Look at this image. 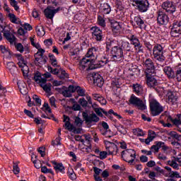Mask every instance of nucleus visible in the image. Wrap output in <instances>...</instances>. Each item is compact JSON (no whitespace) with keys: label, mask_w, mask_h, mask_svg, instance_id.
<instances>
[{"label":"nucleus","mask_w":181,"mask_h":181,"mask_svg":"<svg viewBox=\"0 0 181 181\" xmlns=\"http://www.w3.org/2000/svg\"><path fill=\"white\" fill-rule=\"evenodd\" d=\"M154 144H155L151 147V151H154V152H159V149H160V146H162L163 144L162 141H156Z\"/></svg>","instance_id":"33"},{"label":"nucleus","mask_w":181,"mask_h":181,"mask_svg":"<svg viewBox=\"0 0 181 181\" xmlns=\"http://www.w3.org/2000/svg\"><path fill=\"white\" fill-rule=\"evenodd\" d=\"M109 22L110 23L112 30H119V29H121L119 23L115 21V20H111V18H109Z\"/></svg>","instance_id":"28"},{"label":"nucleus","mask_w":181,"mask_h":181,"mask_svg":"<svg viewBox=\"0 0 181 181\" xmlns=\"http://www.w3.org/2000/svg\"><path fill=\"white\" fill-rule=\"evenodd\" d=\"M175 77L177 81H181V69H177L176 71Z\"/></svg>","instance_id":"64"},{"label":"nucleus","mask_w":181,"mask_h":181,"mask_svg":"<svg viewBox=\"0 0 181 181\" xmlns=\"http://www.w3.org/2000/svg\"><path fill=\"white\" fill-rule=\"evenodd\" d=\"M135 50L137 51V53H144V46L141 42L134 46Z\"/></svg>","instance_id":"42"},{"label":"nucleus","mask_w":181,"mask_h":181,"mask_svg":"<svg viewBox=\"0 0 181 181\" xmlns=\"http://www.w3.org/2000/svg\"><path fill=\"white\" fill-rule=\"evenodd\" d=\"M78 103L82 107H87L88 104V102L84 98H80Z\"/></svg>","instance_id":"56"},{"label":"nucleus","mask_w":181,"mask_h":181,"mask_svg":"<svg viewBox=\"0 0 181 181\" xmlns=\"http://www.w3.org/2000/svg\"><path fill=\"white\" fill-rule=\"evenodd\" d=\"M67 88L71 94L77 91V86H74L73 85H70Z\"/></svg>","instance_id":"61"},{"label":"nucleus","mask_w":181,"mask_h":181,"mask_svg":"<svg viewBox=\"0 0 181 181\" xmlns=\"http://www.w3.org/2000/svg\"><path fill=\"white\" fill-rule=\"evenodd\" d=\"M120 47H122V50H124V52H134V47L132 44L127 41H122Z\"/></svg>","instance_id":"21"},{"label":"nucleus","mask_w":181,"mask_h":181,"mask_svg":"<svg viewBox=\"0 0 181 181\" xmlns=\"http://www.w3.org/2000/svg\"><path fill=\"white\" fill-rule=\"evenodd\" d=\"M168 164L172 168H173V169H179V164L176 163V160H168Z\"/></svg>","instance_id":"46"},{"label":"nucleus","mask_w":181,"mask_h":181,"mask_svg":"<svg viewBox=\"0 0 181 181\" xmlns=\"http://www.w3.org/2000/svg\"><path fill=\"white\" fill-rule=\"evenodd\" d=\"M170 136H171V138H173V139H176L178 141H181V135L177 134L176 132L175 131H172L169 133Z\"/></svg>","instance_id":"36"},{"label":"nucleus","mask_w":181,"mask_h":181,"mask_svg":"<svg viewBox=\"0 0 181 181\" xmlns=\"http://www.w3.org/2000/svg\"><path fill=\"white\" fill-rule=\"evenodd\" d=\"M18 163L19 162H17V163L13 162V172L14 175H19V173L21 172V168H19Z\"/></svg>","instance_id":"37"},{"label":"nucleus","mask_w":181,"mask_h":181,"mask_svg":"<svg viewBox=\"0 0 181 181\" xmlns=\"http://www.w3.org/2000/svg\"><path fill=\"white\" fill-rule=\"evenodd\" d=\"M124 59V50L121 46H115L111 49V58L112 62H121Z\"/></svg>","instance_id":"7"},{"label":"nucleus","mask_w":181,"mask_h":181,"mask_svg":"<svg viewBox=\"0 0 181 181\" xmlns=\"http://www.w3.org/2000/svg\"><path fill=\"white\" fill-rule=\"evenodd\" d=\"M136 158V152L134 149L128 148L122 151V158L124 162L132 165Z\"/></svg>","instance_id":"4"},{"label":"nucleus","mask_w":181,"mask_h":181,"mask_svg":"<svg viewBox=\"0 0 181 181\" xmlns=\"http://www.w3.org/2000/svg\"><path fill=\"white\" fill-rule=\"evenodd\" d=\"M116 13L117 19H122V18H124V10H116Z\"/></svg>","instance_id":"49"},{"label":"nucleus","mask_w":181,"mask_h":181,"mask_svg":"<svg viewBox=\"0 0 181 181\" xmlns=\"http://www.w3.org/2000/svg\"><path fill=\"white\" fill-rule=\"evenodd\" d=\"M178 119H175V125L177 127L181 126V114H178L177 115Z\"/></svg>","instance_id":"55"},{"label":"nucleus","mask_w":181,"mask_h":181,"mask_svg":"<svg viewBox=\"0 0 181 181\" xmlns=\"http://www.w3.org/2000/svg\"><path fill=\"white\" fill-rule=\"evenodd\" d=\"M129 104L132 105H134V107H137L139 110H141V111L145 110L146 108V105L144 103V100H141L138 97L132 95L130 97V99L129 100Z\"/></svg>","instance_id":"8"},{"label":"nucleus","mask_w":181,"mask_h":181,"mask_svg":"<svg viewBox=\"0 0 181 181\" xmlns=\"http://www.w3.org/2000/svg\"><path fill=\"white\" fill-rule=\"evenodd\" d=\"M170 175V177H181L179 173L177 171H171L170 173H169Z\"/></svg>","instance_id":"57"},{"label":"nucleus","mask_w":181,"mask_h":181,"mask_svg":"<svg viewBox=\"0 0 181 181\" xmlns=\"http://www.w3.org/2000/svg\"><path fill=\"white\" fill-rule=\"evenodd\" d=\"M16 48L17 49V50L18 52H20V53H23L24 47H23V45H22V43H18L16 45Z\"/></svg>","instance_id":"60"},{"label":"nucleus","mask_w":181,"mask_h":181,"mask_svg":"<svg viewBox=\"0 0 181 181\" xmlns=\"http://www.w3.org/2000/svg\"><path fill=\"white\" fill-rule=\"evenodd\" d=\"M143 66L145 67V74H155V63L151 58L146 59L143 62Z\"/></svg>","instance_id":"9"},{"label":"nucleus","mask_w":181,"mask_h":181,"mask_svg":"<svg viewBox=\"0 0 181 181\" xmlns=\"http://www.w3.org/2000/svg\"><path fill=\"white\" fill-rule=\"evenodd\" d=\"M164 73H165L166 76L169 78H176V73L175 74V71L170 66H165L163 69Z\"/></svg>","instance_id":"22"},{"label":"nucleus","mask_w":181,"mask_h":181,"mask_svg":"<svg viewBox=\"0 0 181 181\" xmlns=\"http://www.w3.org/2000/svg\"><path fill=\"white\" fill-rule=\"evenodd\" d=\"M47 69L48 71H49V73L54 74V76H57V74L60 73V69H57V68L53 69V68L51 66H48Z\"/></svg>","instance_id":"41"},{"label":"nucleus","mask_w":181,"mask_h":181,"mask_svg":"<svg viewBox=\"0 0 181 181\" xmlns=\"http://www.w3.org/2000/svg\"><path fill=\"white\" fill-rule=\"evenodd\" d=\"M162 8L167 12V13H175L176 12V5L173 4V1H165L162 4Z\"/></svg>","instance_id":"13"},{"label":"nucleus","mask_w":181,"mask_h":181,"mask_svg":"<svg viewBox=\"0 0 181 181\" xmlns=\"http://www.w3.org/2000/svg\"><path fill=\"white\" fill-rule=\"evenodd\" d=\"M133 6L136 7V9L141 13L148 12L149 10V1L148 0H132Z\"/></svg>","instance_id":"6"},{"label":"nucleus","mask_w":181,"mask_h":181,"mask_svg":"<svg viewBox=\"0 0 181 181\" xmlns=\"http://www.w3.org/2000/svg\"><path fill=\"white\" fill-rule=\"evenodd\" d=\"M153 58L156 62L159 63H163L166 59L165 55H163V47L160 44H156L153 48Z\"/></svg>","instance_id":"3"},{"label":"nucleus","mask_w":181,"mask_h":181,"mask_svg":"<svg viewBox=\"0 0 181 181\" xmlns=\"http://www.w3.org/2000/svg\"><path fill=\"white\" fill-rule=\"evenodd\" d=\"M98 56V48L91 47L88 50L86 57H83L79 62L80 70H94L103 67L108 63V59L104 57L99 61H95Z\"/></svg>","instance_id":"1"},{"label":"nucleus","mask_w":181,"mask_h":181,"mask_svg":"<svg viewBox=\"0 0 181 181\" xmlns=\"http://www.w3.org/2000/svg\"><path fill=\"white\" fill-rule=\"evenodd\" d=\"M8 18H10V21L12 23H16L17 25H18V23H21V21H18V22H16L18 19L16 18V16H15V14L13 13H9Z\"/></svg>","instance_id":"40"},{"label":"nucleus","mask_w":181,"mask_h":181,"mask_svg":"<svg viewBox=\"0 0 181 181\" xmlns=\"http://www.w3.org/2000/svg\"><path fill=\"white\" fill-rule=\"evenodd\" d=\"M171 35L174 37L181 35V22L177 21L173 23L171 28Z\"/></svg>","instance_id":"16"},{"label":"nucleus","mask_w":181,"mask_h":181,"mask_svg":"<svg viewBox=\"0 0 181 181\" xmlns=\"http://www.w3.org/2000/svg\"><path fill=\"white\" fill-rule=\"evenodd\" d=\"M100 11L103 15H109L111 13V6L107 3L100 4Z\"/></svg>","instance_id":"25"},{"label":"nucleus","mask_w":181,"mask_h":181,"mask_svg":"<svg viewBox=\"0 0 181 181\" xmlns=\"http://www.w3.org/2000/svg\"><path fill=\"white\" fill-rule=\"evenodd\" d=\"M117 11H124V6H122V1L120 0H116L115 1Z\"/></svg>","instance_id":"50"},{"label":"nucleus","mask_w":181,"mask_h":181,"mask_svg":"<svg viewBox=\"0 0 181 181\" xmlns=\"http://www.w3.org/2000/svg\"><path fill=\"white\" fill-rule=\"evenodd\" d=\"M133 90L137 95H139L142 93V86L139 83L133 84L132 86Z\"/></svg>","instance_id":"34"},{"label":"nucleus","mask_w":181,"mask_h":181,"mask_svg":"<svg viewBox=\"0 0 181 181\" xmlns=\"http://www.w3.org/2000/svg\"><path fill=\"white\" fill-rule=\"evenodd\" d=\"M50 8H52V6L47 7L44 10L45 16L47 19H52L54 17V12H53V10Z\"/></svg>","instance_id":"27"},{"label":"nucleus","mask_w":181,"mask_h":181,"mask_svg":"<svg viewBox=\"0 0 181 181\" xmlns=\"http://www.w3.org/2000/svg\"><path fill=\"white\" fill-rule=\"evenodd\" d=\"M7 69L12 76H15L16 73H18V67L16 66V64L13 63V62L7 63Z\"/></svg>","instance_id":"24"},{"label":"nucleus","mask_w":181,"mask_h":181,"mask_svg":"<svg viewBox=\"0 0 181 181\" xmlns=\"http://www.w3.org/2000/svg\"><path fill=\"white\" fill-rule=\"evenodd\" d=\"M84 136H85V139L86 141V144H87V145H88V148L89 149H91V143H90V142H91V137L90 136H87L86 134H84Z\"/></svg>","instance_id":"54"},{"label":"nucleus","mask_w":181,"mask_h":181,"mask_svg":"<svg viewBox=\"0 0 181 181\" xmlns=\"http://www.w3.org/2000/svg\"><path fill=\"white\" fill-rule=\"evenodd\" d=\"M76 93L80 97H84V95H86V90L80 86H77Z\"/></svg>","instance_id":"44"},{"label":"nucleus","mask_w":181,"mask_h":181,"mask_svg":"<svg viewBox=\"0 0 181 181\" xmlns=\"http://www.w3.org/2000/svg\"><path fill=\"white\" fill-rule=\"evenodd\" d=\"M167 97L168 104H173V105L177 104V95H176V93L169 90L167 93Z\"/></svg>","instance_id":"18"},{"label":"nucleus","mask_w":181,"mask_h":181,"mask_svg":"<svg viewBox=\"0 0 181 181\" xmlns=\"http://www.w3.org/2000/svg\"><path fill=\"white\" fill-rule=\"evenodd\" d=\"M1 33H3L5 39H6V40H8V42H9V43L11 45L12 43H14V42H16V37H15V35L11 33L10 30H3Z\"/></svg>","instance_id":"17"},{"label":"nucleus","mask_w":181,"mask_h":181,"mask_svg":"<svg viewBox=\"0 0 181 181\" xmlns=\"http://www.w3.org/2000/svg\"><path fill=\"white\" fill-rule=\"evenodd\" d=\"M0 50L1 53H8L10 56H12V52L9 51V49L6 48L4 45L0 46Z\"/></svg>","instance_id":"47"},{"label":"nucleus","mask_w":181,"mask_h":181,"mask_svg":"<svg viewBox=\"0 0 181 181\" xmlns=\"http://www.w3.org/2000/svg\"><path fill=\"white\" fill-rule=\"evenodd\" d=\"M91 30H93L92 36L93 39H95L97 42H101L103 40V30L97 26L92 27Z\"/></svg>","instance_id":"15"},{"label":"nucleus","mask_w":181,"mask_h":181,"mask_svg":"<svg viewBox=\"0 0 181 181\" xmlns=\"http://www.w3.org/2000/svg\"><path fill=\"white\" fill-rule=\"evenodd\" d=\"M72 93H71L70 90H68L67 87L65 86V89L64 90L63 96L66 97L67 98H70V97H72Z\"/></svg>","instance_id":"52"},{"label":"nucleus","mask_w":181,"mask_h":181,"mask_svg":"<svg viewBox=\"0 0 181 181\" xmlns=\"http://www.w3.org/2000/svg\"><path fill=\"white\" fill-rule=\"evenodd\" d=\"M45 52L46 51L45 49H40L34 54V64H35V66L42 67V66L47 63V56L44 55Z\"/></svg>","instance_id":"5"},{"label":"nucleus","mask_w":181,"mask_h":181,"mask_svg":"<svg viewBox=\"0 0 181 181\" xmlns=\"http://www.w3.org/2000/svg\"><path fill=\"white\" fill-rule=\"evenodd\" d=\"M15 56H16V57H17L18 60H19V62H21L23 64H25V63H26V62L25 61V58H23V57H22V54H15Z\"/></svg>","instance_id":"58"},{"label":"nucleus","mask_w":181,"mask_h":181,"mask_svg":"<svg viewBox=\"0 0 181 181\" xmlns=\"http://www.w3.org/2000/svg\"><path fill=\"white\" fill-rule=\"evenodd\" d=\"M18 87L20 90V93L23 95L28 94V87L26 83L24 81H19L17 83Z\"/></svg>","instance_id":"26"},{"label":"nucleus","mask_w":181,"mask_h":181,"mask_svg":"<svg viewBox=\"0 0 181 181\" xmlns=\"http://www.w3.org/2000/svg\"><path fill=\"white\" fill-rule=\"evenodd\" d=\"M90 80H93V84L97 87H103L104 86V79L98 73H93L89 75Z\"/></svg>","instance_id":"12"},{"label":"nucleus","mask_w":181,"mask_h":181,"mask_svg":"<svg viewBox=\"0 0 181 181\" xmlns=\"http://www.w3.org/2000/svg\"><path fill=\"white\" fill-rule=\"evenodd\" d=\"M134 21L135 23H136L137 26H139L140 29H142V28H145V22L141 17L139 16H136L134 18Z\"/></svg>","instance_id":"30"},{"label":"nucleus","mask_w":181,"mask_h":181,"mask_svg":"<svg viewBox=\"0 0 181 181\" xmlns=\"http://www.w3.org/2000/svg\"><path fill=\"white\" fill-rule=\"evenodd\" d=\"M35 30L37 36H45V28L42 25L37 26Z\"/></svg>","instance_id":"35"},{"label":"nucleus","mask_w":181,"mask_h":181,"mask_svg":"<svg viewBox=\"0 0 181 181\" xmlns=\"http://www.w3.org/2000/svg\"><path fill=\"white\" fill-rule=\"evenodd\" d=\"M82 117L86 124H93V122L97 124V122L100 121V117H98L94 112L88 115V112H83L82 113Z\"/></svg>","instance_id":"10"},{"label":"nucleus","mask_w":181,"mask_h":181,"mask_svg":"<svg viewBox=\"0 0 181 181\" xmlns=\"http://www.w3.org/2000/svg\"><path fill=\"white\" fill-rule=\"evenodd\" d=\"M48 57H49V62L53 67H60V66L57 64V59L54 54L49 53Z\"/></svg>","instance_id":"29"},{"label":"nucleus","mask_w":181,"mask_h":181,"mask_svg":"<svg viewBox=\"0 0 181 181\" xmlns=\"http://www.w3.org/2000/svg\"><path fill=\"white\" fill-rule=\"evenodd\" d=\"M67 175L71 180H76V179L77 178L76 173H74L73 170H71V172L69 171L67 173Z\"/></svg>","instance_id":"53"},{"label":"nucleus","mask_w":181,"mask_h":181,"mask_svg":"<svg viewBox=\"0 0 181 181\" xmlns=\"http://www.w3.org/2000/svg\"><path fill=\"white\" fill-rule=\"evenodd\" d=\"M74 124L76 125V127H82L83 121L81 120V118L78 117H75Z\"/></svg>","instance_id":"51"},{"label":"nucleus","mask_w":181,"mask_h":181,"mask_svg":"<svg viewBox=\"0 0 181 181\" xmlns=\"http://www.w3.org/2000/svg\"><path fill=\"white\" fill-rule=\"evenodd\" d=\"M98 23L102 28H105V20L104 19V16H98Z\"/></svg>","instance_id":"39"},{"label":"nucleus","mask_w":181,"mask_h":181,"mask_svg":"<svg viewBox=\"0 0 181 181\" xmlns=\"http://www.w3.org/2000/svg\"><path fill=\"white\" fill-rule=\"evenodd\" d=\"M153 74H146V83L148 87L150 88H155L158 86V80L155 78V76H152Z\"/></svg>","instance_id":"14"},{"label":"nucleus","mask_w":181,"mask_h":181,"mask_svg":"<svg viewBox=\"0 0 181 181\" xmlns=\"http://www.w3.org/2000/svg\"><path fill=\"white\" fill-rule=\"evenodd\" d=\"M97 105H92V108L93 109V111H95L96 115H98V117H104L105 114L106 115V117L108 115V112H107V111L104 110V109L101 108V107H96Z\"/></svg>","instance_id":"23"},{"label":"nucleus","mask_w":181,"mask_h":181,"mask_svg":"<svg viewBox=\"0 0 181 181\" xmlns=\"http://www.w3.org/2000/svg\"><path fill=\"white\" fill-rule=\"evenodd\" d=\"M51 163H52V165H54V169L57 173H59V172H60V173L64 174V170L66 168L63 165V163H58L57 162H56V160H52Z\"/></svg>","instance_id":"20"},{"label":"nucleus","mask_w":181,"mask_h":181,"mask_svg":"<svg viewBox=\"0 0 181 181\" xmlns=\"http://www.w3.org/2000/svg\"><path fill=\"white\" fill-rule=\"evenodd\" d=\"M129 40L131 42L130 44L134 47L136 46V45L141 43V41H139V39H138V37H136L134 35H130Z\"/></svg>","instance_id":"31"},{"label":"nucleus","mask_w":181,"mask_h":181,"mask_svg":"<svg viewBox=\"0 0 181 181\" xmlns=\"http://www.w3.org/2000/svg\"><path fill=\"white\" fill-rule=\"evenodd\" d=\"M107 144H110V146L106 147L107 151L109 153V155H117L118 153V146L112 142L107 141Z\"/></svg>","instance_id":"19"},{"label":"nucleus","mask_w":181,"mask_h":181,"mask_svg":"<svg viewBox=\"0 0 181 181\" xmlns=\"http://www.w3.org/2000/svg\"><path fill=\"white\" fill-rule=\"evenodd\" d=\"M40 87H42V90H44V91H45V93H47V94H49V93H51L52 91V83H48L46 84H40Z\"/></svg>","instance_id":"32"},{"label":"nucleus","mask_w":181,"mask_h":181,"mask_svg":"<svg viewBox=\"0 0 181 181\" xmlns=\"http://www.w3.org/2000/svg\"><path fill=\"white\" fill-rule=\"evenodd\" d=\"M157 23L158 25H166L169 23V16L163 11H158L157 12Z\"/></svg>","instance_id":"11"},{"label":"nucleus","mask_w":181,"mask_h":181,"mask_svg":"<svg viewBox=\"0 0 181 181\" xmlns=\"http://www.w3.org/2000/svg\"><path fill=\"white\" fill-rule=\"evenodd\" d=\"M42 78V74H40V72L37 71L35 74H34V77H33V80L36 82L38 83L40 81V79Z\"/></svg>","instance_id":"45"},{"label":"nucleus","mask_w":181,"mask_h":181,"mask_svg":"<svg viewBox=\"0 0 181 181\" xmlns=\"http://www.w3.org/2000/svg\"><path fill=\"white\" fill-rule=\"evenodd\" d=\"M151 115L153 117H158L163 112V107L156 100H151L149 102Z\"/></svg>","instance_id":"2"},{"label":"nucleus","mask_w":181,"mask_h":181,"mask_svg":"<svg viewBox=\"0 0 181 181\" xmlns=\"http://www.w3.org/2000/svg\"><path fill=\"white\" fill-rule=\"evenodd\" d=\"M144 46L146 47V49L149 51V52H152V49H153V46L151 44V42H148V41H144Z\"/></svg>","instance_id":"59"},{"label":"nucleus","mask_w":181,"mask_h":181,"mask_svg":"<svg viewBox=\"0 0 181 181\" xmlns=\"http://www.w3.org/2000/svg\"><path fill=\"white\" fill-rule=\"evenodd\" d=\"M65 129H66L70 132H72L73 129H74V125L71 124L70 121H67L65 122Z\"/></svg>","instance_id":"43"},{"label":"nucleus","mask_w":181,"mask_h":181,"mask_svg":"<svg viewBox=\"0 0 181 181\" xmlns=\"http://www.w3.org/2000/svg\"><path fill=\"white\" fill-rule=\"evenodd\" d=\"M156 136V133L154 131L148 130V138L151 141H153V139H155Z\"/></svg>","instance_id":"48"},{"label":"nucleus","mask_w":181,"mask_h":181,"mask_svg":"<svg viewBox=\"0 0 181 181\" xmlns=\"http://www.w3.org/2000/svg\"><path fill=\"white\" fill-rule=\"evenodd\" d=\"M107 155H108V153H107V151H100L99 153V158L101 160L105 159V158H107Z\"/></svg>","instance_id":"62"},{"label":"nucleus","mask_w":181,"mask_h":181,"mask_svg":"<svg viewBox=\"0 0 181 181\" xmlns=\"http://www.w3.org/2000/svg\"><path fill=\"white\" fill-rule=\"evenodd\" d=\"M33 163L36 169H40V168H42V163H40V161H37L36 160H33Z\"/></svg>","instance_id":"63"},{"label":"nucleus","mask_w":181,"mask_h":181,"mask_svg":"<svg viewBox=\"0 0 181 181\" xmlns=\"http://www.w3.org/2000/svg\"><path fill=\"white\" fill-rule=\"evenodd\" d=\"M59 73H61V75H59L60 80H64V78H69V74L66 72L65 70H63V69H59Z\"/></svg>","instance_id":"38"}]
</instances>
